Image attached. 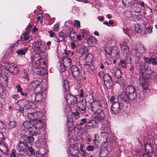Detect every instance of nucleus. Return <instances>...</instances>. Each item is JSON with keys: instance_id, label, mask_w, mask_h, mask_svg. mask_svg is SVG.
<instances>
[{"instance_id": "obj_33", "label": "nucleus", "mask_w": 157, "mask_h": 157, "mask_svg": "<svg viewBox=\"0 0 157 157\" xmlns=\"http://www.w3.org/2000/svg\"><path fill=\"white\" fill-rule=\"evenodd\" d=\"M16 122L15 121H10L7 125V128L8 129L10 130L15 128L16 126Z\"/></svg>"}, {"instance_id": "obj_34", "label": "nucleus", "mask_w": 157, "mask_h": 157, "mask_svg": "<svg viewBox=\"0 0 157 157\" xmlns=\"http://www.w3.org/2000/svg\"><path fill=\"white\" fill-rule=\"evenodd\" d=\"M119 54V50L118 48L114 46L112 48V55L113 56H115L118 55Z\"/></svg>"}, {"instance_id": "obj_10", "label": "nucleus", "mask_w": 157, "mask_h": 157, "mask_svg": "<svg viewBox=\"0 0 157 157\" xmlns=\"http://www.w3.org/2000/svg\"><path fill=\"white\" fill-rule=\"evenodd\" d=\"M40 59L41 57L40 54L36 53L35 54L33 59V69L38 67L40 63Z\"/></svg>"}, {"instance_id": "obj_27", "label": "nucleus", "mask_w": 157, "mask_h": 157, "mask_svg": "<svg viewBox=\"0 0 157 157\" xmlns=\"http://www.w3.org/2000/svg\"><path fill=\"white\" fill-rule=\"evenodd\" d=\"M0 150L5 154L6 153L8 152L7 147L4 143H0Z\"/></svg>"}, {"instance_id": "obj_15", "label": "nucleus", "mask_w": 157, "mask_h": 157, "mask_svg": "<svg viewBox=\"0 0 157 157\" xmlns=\"http://www.w3.org/2000/svg\"><path fill=\"white\" fill-rule=\"evenodd\" d=\"M8 77L5 71H0V83L7 85L8 83Z\"/></svg>"}, {"instance_id": "obj_28", "label": "nucleus", "mask_w": 157, "mask_h": 157, "mask_svg": "<svg viewBox=\"0 0 157 157\" xmlns=\"http://www.w3.org/2000/svg\"><path fill=\"white\" fill-rule=\"evenodd\" d=\"M86 109L85 105L82 103H80L78 105L77 111L82 114L85 112Z\"/></svg>"}, {"instance_id": "obj_43", "label": "nucleus", "mask_w": 157, "mask_h": 157, "mask_svg": "<svg viewBox=\"0 0 157 157\" xmlns=\"http://www.w3.org/2000/svg\"><path fill=\"white\" fill-rule=\"evenodd\" d=\"M121 49L124 52V51H126V52L128 51L129 50V48L127 46L126 43L125 42H122L121 44Z\"/></svg>"}, {"instance_id": "obj_9", "label": "nucleus", "mask_w": 157, "mask_h": 157, "mask_svg": "<svg viewBox=\"0 0 157 157\" xmlns=\"http://www.w3.org/2000/svg\"><path fill=\"white\" fill-rule=\"evenodd\" d=\"M137 49H133L132 52V54L135 55L137 57L140 56V53H143L145 52V49L143 44H140Z\"/></svg>"}, {"instance_id": "obj_42", "label": "nucleus", "mask_w": 157, "mask_h": 157, "mask_svg": "<svg viewBox=\"0 0 157 157\" xmlns=\"http://www.w3.org/2000/svg\"><path fill=\"white\" fill-rule=\"evenodd\" d=\"M79 34L81 35L82 37L85 39L87 37V32L85 30L81 29L80 31Z\"/></svg>"}, {"instance_id": "obj_51", "label": "nucleus", "mask_w": 157, "mask_h": 157, "mask_svg": "<svg viewBox=\"0 0 157 157\" xmlns=\"http://www.w3.org/2000/svg\"><path fill=\"white\" fill-rule=\"evenodd\" d=\"M143 59H144V60L146 63L149 64L151 63V60H152V57L148 58L147 57H144L143 58Z\"/></svg>"}, {"instance_id": "obj_54", "label": "nucleus", "mask_w": 157, "mask_h": 157, "mask_svg": "<svg viewBox=\"0 0 157 157\" xmlns=\"http://www.w3.org/2000/svg\"><path fill=\"white\" fill-rule=\"evenodd\" d=\"M112 48H106L105 49L106 53L110 55H112Z\"/></svg>"}, {"instance_id": "obj_21", "label": "nucleus", "mask_w": 157, "mask_h": 157, "mask_svg": "<svg viewBox=\"0 0 157 157\" xmlns=\"http://www.w3.org/2000/svg\"><path fill=\"white\" fill-rule=\"evenodd\" d=\"M34 128L36 129H40L42 128L44 123L43 121L40 120L34 121Z\"/></svg>"}, {"instance_id": "obj_63", "label": "nucleus", "mask_w": 157, "mask_h": 157, "mask_svg": "<svg viewBox=\"0 0 157 157\" xmlns=\"http://www.w3.org/2000/svg\"><path fill=\"white\" fill-rule=\"evenodd\" d=\"M86 120L85 118H83L81 120V122L79 123L80 125H82L84 123L86 122Z\"/></svg>"}, {"instance_id": "obj_58", "label": "nucleus", "mask_w": 157, "mask_h": 157, "mask_svg": "<svg viewBox=\"0 0 157 157\" xmlns=\"http://www.w3.org/2000/svg\"><path fill=\"white\" fill-rule=\"evenodd\" d=\"M146 153H144L143 155V157H151L150 155L149 154L150 152L149 151H147L146 148H145Z\"/></svg>"}, {"instance_id": "obj_14", "label": "nucleus", "mask_w": 157, "mask_h": 157, "mask_svg": "<svg viewBox=\"0 0 157 157\" xmlns=\"http://www.w3.org/2000/svg\"><path fill=\"white\" fill-rule=\"evenodd\" d=\"M32 101H35L36 102H39L42 100L43 96L42 93H30Z\"/></svg>"}, {"instance_id": "obj_38", "label": "nucleus", "mask_w": 157, "mask_h": 157, "mask_svg": "<svg viewBox=\"0 0 157 157\" xmlns=\"http://www.w3.org/2000/svg\"><path fill=\"white\" fill-rule=\"evenodd\" d=\"M135 30L136 32L138 33H140L142 30V27L141 25L136 24L135 25Z\"/></svg>"}, {"instance_id": "obj_62", "label": "nucleus", "mask_w": 157, "mask_h": 157, "mask_svg": "<svg viewBox=\"0 0 157 157\" xmlns=\"http://www.w3.org/2000/svg\"><path fill=\"white\" fill-rule=\"evenodd\" d=\"M75 25L78 27H80V21L78 20H75Z\"/></svg>"}, {"instance_id": "obj_41", "label": "nucleus", "mask_w": 157, "mask_h": 157, "mask_svg": "<svg viewBox=\"0 0 157 157\" xmlns=\"http://www.w3.org/2000/svg\"><path fill=\"white\" fill-rule=\"evenodd\" d=\"M69 35V37L73 40H75L77 36L76 33L72 31L70 32Z\"/></svg>"}, {"instance_id": "obj_57", "label": "nucleus", "mask_w": 157, "mask_h": 157, "mask_svg": "<svg viewBox=\"0 0 157 157\" xmlns=\"http://www.w3.org/2000/svg\"><path fill=\"white\" fill-rule=\"evenodd\" d=\"M72 113L75 116V118L76 119H78L79 118V113L78 112V111L76 112H73Z\"/></svg>"}, {"instance_id": "obj_44", "label": "nucleus", "mask_w": 157, "mask_h": 157, "mask_svg": "<svg viewBox=\"0 0 157 157\" xmlns=\"http://www.w3.org/2000/svg\"><path fill=\"white\" fill-rule=\"evenodd\" d=\"M114 75L117 79L122 77V73L121 70H118L114 72Z\"/></svg>"}, {"instance_id": "obj_26", "label": "nucleus", "mask_w": 157, "mask_h": 157, "mask_svg": "<svg viewBox=\"0 0 157 157\" xmlns=\"http://www.w3.org/2000/svg\"><path fill=\"white\" fill-rule=\"evenodd\" d=\"M123 4L126 6H133L134 3V0H122Z\"/></svg>"}, {"instance_id": "obj_1", "label": "nucleus", "mask_w": 157, "mask_h": 157, "mask_svg": "<svg viewBox=\"0 0 157 157\" xmlns=\"http://www.w3.org/2000/svg\"><path fill=\"white\" fill-rule=\"evenodd\" d=\"M63 86L65 89L66 95L65 96L66 101L69 105L74 106L77 102V98L71 94H69V86L67 81L64 80L63 82Z\"/></svg>"}, {"instance_id": "obj_39", "label": "nucleus", "mask_w": 157, "mask_h": 157, "mask_svg": "<svg viewBox=\"0 0 157 157\" xmlns=\"http://www.w3.org/2000/svg\"><path fill=\"white\" fill-rule=\"evenodd\" d=\"M34 116L35 120L38 119L43 116V113L40 112H37L34 113Z\"/></svg>"}, {"instance_id": "obj_2", "label": "nucleus", "mask_w": 157, "mask_h": 157, "mask_svg": "<svg viewBox=\"0 0 157 157\" xmlns=\"http://www.w3.org/2000/svg\"><path fill=\"white\" fill-rule=\"evenodd\" d=\"M72 75L78 81L81 80L82 78V73L79 69L76 66L73 65L70 68Z\"/></svg>"}, {"instance_id": "obj_6", "label": "nucleus", "mask_w": 157, "mask_h": 157, "mask_svg": "<svg viewBox=\"0 0 157 157\" xmlns=\"http://www.w3.org/2000/svg\"><path fill=\"white\" fill-rule=\"evenodd\" d=\"M33 45L34 48L40 53H43L46 49V47L45 44L41 42L36 41L34 42Z\"/></svg>"}, {"instance_id": "obj_23", "label": "nucleus", "mask_w": 157, "mask_h": 157, "mask_svg": "<svg viewBox=\"0 0 157 157\" xmlns=\"http://www.w3.org/2000/svg\"><path fill=\"white\" fill-rule=\"evenodd\" d=\"M37 82H38L37 80H36L34 82H31L29 85L28 90L29 93V94L30 93L33 94L32 93L34 92L35 87H36Z\"/></svg>"}, {"instance_id": "obj_55", "label": "nucleus", "mask_w": 157, "mask_h": 157, "mask_svg": "<svg viewBox=\"0 0 157 157\" xmlns=\"http://www.w3.org/2000/svg\"><path fill=\"white\" fill-rule=\"evenodd\" d=\"M151 63L153 65H156L157 64V58L153 57L152 58V60H151Z\"/></svg>"}, {"instance_id": "obj_29", "label": "nucleus", "mask_w": 157, "mask_h": 157, "mask_svg": "<svg viewBox=\"0 0 157 157\" xmlns=\"http://www.w3.org/2000/svg\"><path fill=\"white\" fill-rule=\"evenodd\" d=\"M73 120L72 118L68 119L67 122V126L70 131L72 130L75 128L74 125L73 124Z\"/></svg>"}, {"instance_id": "obj_36", "label": "nucleus", "mask_w": 157, "mask_h": 157, "mask_svg": "<svg viewBox=\"0 0 157 157\" xmlns=\"http://www.w3.org/2000/svg\"><path fill=\"white\" fill-rule=\"evenodd\" d=\"M96 114V118L98 120H102L105 119V116L103 112Z\"/></svg>"}, {"instance_id": "obj_48", "label": "nucleus", "mask_w": 157, "mask_h": 157, "mask_svg": "<svg viewBox=\"0 0 157 157\" xmlns=\"http://www.w3.org/2000/svg\"><path fill=\"white\" fill-rule=\"evenodd\" d=\"M125 82V81L123 79L122 77L117 78V83L120 84L121 86L122 84H124Z\"/></svg>"}, {"instance_id": "obj_13", "label": "nucleus", "mask_w": 157, "mask_h": 157, "mask_svg": "<svg viewBox=\"0 0 157 157\" xmlns=\"http://www.w3.org/2000/svg\"><path fill=\"white\" fill-rule=\"evenodd\" d=\"M149 76L148 75H146L145 74H142V78H140L139 79V82L140 84L143 86V88H146L147 87V83L148 81V78Z\"/></svg>"}, {"instance_id": "obj_12", "label": "nucleus", "mask_w": 157, "mask_h": 157, "mask_svg": "<svg viewBox=\"0 0 157 157\" xmlns=\"http://www.w3.org/2000/svg\"><path fill=\"white\" fill-rule=\"evenodd\" d=\"M6 68L7 71L13 75L17 74L19 72L18 67L13 64H8Z\"/></svg>"}, {"instance_id": "obj_19", "label": "nucleus", "mask_w": 157, "mask_h": 157, "mask_svg": "<svg viewBox=\"0 0 157 157\" xmlns=\"http://www.w3.org/2000/svg\"><path fill=\"white\" fill-rule=\"evenodd\" d=\"M70 153L73 157H77L79 154V148L75 146L71 148L70 150Z\"/></svg>"}, {"instance_id": "obj_40", "label": "nucleus", "mask_w": 157, "mask_h": 157, "mask_svg": "<svg viewBox=\"0 0 157 157\" xmlns=\"http://www.w3.org/2000/svg\"><path fill=\"white\" fill-rule=\"evenodd\" d=\"M93 102L94 103V106H96L101 107H103V105L104 104V103L103 101L98 100H96L95 101H94Z\"/></svg>"}, {"instance_id": "obj_56", "label": "nucleus", "mask_w": 157, "mask_h": 157, "mask_svg": "<svg viewBox=\"0 0 157 157\" xmlns=\"http://www.w3.org/2000/svg\"><path fill=\"white\" fill-rule=\"evenodd\" d=\"M94 146L89 145L86 147V149L88 151H93L94 150Z\"/></svg>"}, {"instance_id": "obj_45", "label": "nucleus", "mask_w": 157, "mask_h": 157, "mask_svg": "<svg viewBox=\"0 0 157 157\" xmlns=\"http://www.w3.org/2000/svg\"><path fill=\"white\" fill-rule=\"evenodd\" d=\"M101 130L102 131V133H107L110 130V128L106 125H103L101 127Z\"/></svg>"}, {"instance_id": "obj_8", "label": "nucleus", "mask_w": 157, "mask_h": 157, "mask_svg": "<svg viewBox=\"0 0 157 157\" xmlns=\"http://www.w3.org/2000/svg\"><path fill=\"white\" fill-rule=\"evenodd\" d=\"M133 6L135 7V9H133L134 11L137 13H141L142 12L146 6L143 2L138 1L137 2H135Z\"/></svg>"}, {"instance_id": "obj_20", "label": "nucleus", "mask_w": 157, "mask_h": 157, "mask_svg": "<svg viewBox=\"0 0 157 157\" xmlns=\"http://www.w3.org/2000/svg\"><path fill=\"white\" fill-rule=\"evenodd\" d=\"M67 37V34L62 32H60L58 34V36L56 37L55 41L57 42H59L63 40Z\"/></svg>"}, {"instance_id": "obj_24", "label": "nucleus", "mask_w": 157, "mask_h": 157, "mask_svg": "<svg viewBox=\"0 0 157 157\" xmlns=\"http://www.w3.org/2000/svg\"><path fill=\"white\" fill-rule=\"evenodd\" d=\"M90 109L92 111L96 113H99L103 112V107L96 106H91Z\"/></svg>"}, {"instance_id": "obj_17", "label": "nucleus", "mask_w": 157, "mask_h": 157, "mask_svg": "<svg viewBox=\"0 0 157 157\" xmlns=\"http://www.w3.org/2000/svg\"><path fill=\"white\" fill-rule=\"evenodd\" d=\"M44 90L45 89L41 83L40 82L38 83V82H37L36 87H35L34 88L35 93H42Z\"/></svg>"}, {"instance_id": "obj_60", "label": "nucleus", "mask_w": 157, "mask_h": 157, "mask_svg": "<svg viewBox=\"0 0 157 157\" xmlns=\"http://www.w3.org/2000/svg\"><path fill=\"white\" fill-rule=\"evenodd\" d=\"M3 88V86L2 85H0V96L2 97V98H3L6 97V94H4L3 95L2 94V89Z\"/></svg>"}, {"instance_id": "obj_18", "label": "nucleus", "mask_w": 157, "mask_h": 157, "mask_svg": "<svg viewBox=\"0 0 157 157\" xmlns=\"http://www.w3.org/2000/svg\"><path fill=\"white\" fill-rule=\"evenodd\" d=\"M22 102L23 104V106L26 109H33L35 108V104L32 102L25 100H23Z\"/></svg>"}, {"instance_id": "obj_61", "label": "nucleus", "mask_w": 157, "mask_h": 157, "mask_svg": "<svg viewBox=\"0 0 157 157\" xmlns=\"http://www.w3.org/2000/svg\"><path fill=\"white\" fill-rule=\"evenodd\" d=\"M120 63L121 65V66L122 67L125 68L126 67V63L125 62V61L123 60H121L120 61Z\"/></svg>"}, {"instance_id": "obj_25", "label": "nucleus", "mask_w": 157, "mask_h": 157, "mask_svg": "<svg viewBox=\"0 0 157 157\" xmlns=\"http://www.w3.org/2000/svg\"><path fill=\"white\" fill-rule=\"evenodd\" d=\"M142 12L144 14V16L146 17L151 16L152 14L151 9L147 6H146Z\"/></svg>"}, {"instance_id": "obj_7", "label": "nucleus", "mask_w": 157, "mask_h": 157, "mask_svg": "<svg viewBox=\"0 0 157 157\" xmlns=\"http://www.w3.org/2000/svg\"><path fill=\"white\" fill-rule=\"evenodd\" d=\"M120 102L119 101H114L111 106V113L113 114H118L121 111Z\"/></svg>"}, {"instance_id": "obj_50", "label": "nucleus", "mask_w": 157, "mask_h": 157, "mask_svg": "<svg viewBox=\"0 0 157 157\" xmlns=\"http://www.w3.org/2000/svg\"><path fill=\"white\" fill-rule=\"evenodd\" d=\"M27 117L30 120H35L34 116V113H29L27 115Z\"/></svg>"}, {"instance_id": "obj_16", "label": "nucleus", "mask_w": 157, "mask_h": 157, "mask_svg": "<svg viewBox=\"0 0 157 157\" xmlns=\"http://www.w3.org/2000/svg\"><path fill=\"white\" fill-rule=\"evenodd\" d=\"M33 69L34 72L39 75H42L48 73L47 70L45 68H40L38 67L35 68H33Z\"/></svg>"}, {"instance_id": "obj_22", "label": "nucleus", "mask_w": 157, "mask_h": 157, "mask_svg": "<svg viewBox=\"0 0 157 157\" xmlns=\"http://www.w3.org/2000/svg\"><path fill=\"white\" fill-rule=\"evenodd\" d=\"M63 66L65 67V68L64 69L63 71H64L66 70L65 68L67 67H70H70H71V60L70 58L67 57L64 59L63 60Z\"/></svg>"}, {"instance_id": "obj_53", "label": "nucleus", "mask_w": 157, "mask_h": 157, "mask_svg": "<svg viewBox=\"0 0 157 157\" xmlns=\"http://www.w3.org/2000/svg\"><path fill=\"white\" fill-rule=\"evenodd\" d=\"M29 151L31 154H33L35 153L34 149L32 147L30 146L27 147V151Z\"/></svg>"}, {"instance_id": "obj_59", "label": "nucleus", "mask_w": 157, "mask_h": 157, "mask_svg": "<svg viewBox=\"0 0 157 157\" xmlns=\"http://www.w3.org/2000/svg\"><path fill=\"white\" fill-rule=\"evenodd\" d=\"M16 152V151L15 149L12 150L11 152L10 157H16L17 155H15Z\"/></svg>"}, {"instance_id": "obj_47", "label": "nucleus", "mask_w": 157, "mask_h": 157, "mask_svg": "<svg viewBox=\"0 0 157 157\" xmlns=\"http://www.w3.org/2000/svg\"><path fill=\"white\" fill-rule=\"evenodd\" d=\"M29 133L30 135L32 136H37L41 133L40 131L36 132L34 130L29 131Z\"/></svg>"}, {"instance_id": "obj_5", "label": "nucleus", "mask_w": 157, "mask_h": 157, "mask_svg": "<svg viewBox=\"0 0 157 157\" xmlns=\"http://www.w3.org/2000/svg\"><path fill=\"white\" fill-rule=\"evenodd\" d=\"M103 77L105 86L108 89H111L113 85L111 76L109 74H104Z\"/></svg>"}, {"instance_id": "obj_4", "label": "nucleus", "mask_w": 157, "mask_h": 157, "mask_svg": "<svg viewBox=\"0 0 157 157\" xmlns=\"http://www.w3.org/2000/svg\"><path fill=\"white\" fill-rule=\"evenodd\" d=\"M27 147L28 145L23 142H20L17 145V149L20 152V154L25 156L28 154Z\"/></svg>"}, {"instance_id": "obj_49", "label": "nucleus", "mask_w": 157, "mask_h": 157, "mask_svg": "<svg viewBox=\"0 0 157 157\" xmlns=\"http://www.w3.org/2000/svg\"><path fill=\"white\" fill-rule=\"evenodd\" d=\"M92 128H95L98 125V122L95 120H91Z\"/></svg>"}, {"instance_id": "obj_46", "label": "nucleus", "mask_w": 157, "mask_h": 157, "mask_svg": "<svg viewBox=\"0 0 157 157\" xmlns=\"http://www.w3.org/2000/svg\"><path fill=\"white\" fill-rule=\"evenodd\" d=\"M139 98L140 99L143 100L145 99L146 97L144 92L141 91L138 94Z\"/></svg>"}, {"instance_id": "obj_37", "label": "nucleus", "mask_w": 157, "mask_h": 157, "mask_svg": "<svg viewBox=\"0 0 157 157\" xmlns=\"http://www.w3.org/2000/svg\"><path fill=\"white\" fill-rule=\"evenodd\" d=\"M28 50L27 48H24L18 50L16 51V53L18 55H23L25 54V52Z\"/></svg>"}, {"instance_id": "obj_3", "label": "nucleus", "mask_w": 157, "mask_h": 157, "mask_svg": "<svg viewBox=\"0 0 157 157\" xmlns=\"http://www.w3.org/2000/svg\"><path fill=\"white\" fill-rule=\"evenodd\" d=\"M125 90L128 94L129 100H134L137 97V94L136 90L132 85H129L126 88Z\"/></svg>"}, {"instance_id": "obj_32", "label": "nucleus", "mask_w": 157, "mask_h": 157, "mask_svg": "<svg viewBox=\"0 0 157 157\" xmlns=\"http://www.w3.org/2000/svg\"><path fill=\"white\" fill-rule=\"evenodd\" d=\"M87 42L89 45L93 46L96 42V39L94 37H90L87 39Z\"/></svg>"}, {"instance_id": "obj_11", "label": "nucleus", "mask_w": 157, "mask_h": 157, "mask_svg": "<svg viewBox=\"0 0 157 157\" xmlns=\"http://www.w3.org/2000/svg\"><path fill=\"white\" fill-rule=\"evenodd\" d=\"M117 100L120 102H127L129 101L128 94L126 90L125 91L122 92L117 97Z\"/></svg>"}, {"instance_id": "obj_64", "label": "nucleus", "mask_w": 157, "mask_h": 157, "mask_svg": "<svg viewBox=\"0 0 157 157\" xmlns=\"http://www.w3.org/2000/svg\"><path fill=\"white\" fill-rule=\"evenodd\" d=\"M16 88H17L18 91L19 92H21V91L22 90V89L20 85V84H17V86H16Z\"/></svg>"}, {"instance_id": "obj_52", "label": "nucleus", "mask_w": 157, "mask_h": 157, "mask_svg": "<svg viewBox=\"0 0 157 157\" xmlns=\"http://www.w3.org/2000/svg\"><path fill=\"white\" fill-rule=\"evenodd\" d=\"M91 120L89 121L86 125V128L87 129H90L92 127Z\"/></svg>"}, {"instance_id": "obj_35", "label": "nucleus", "mask_w": 157, "mask_h": 157, "mask_svg": "<svg viewBox=\"0 0 157 157\" xmlns=\"http://www.w3.org/2000/svg\"><path fill=\"white\" fill-rule=\"evenodd\" d=\"M29 32H25L21 36V39L22 41H26L29 39Z\"/></svg>"}, {"instance_id": "obj_30", "label": "nucleus", "mask_w": 157, "mask_h": 157, "mask_svg": "<svg viewBox=\"0 0 157 157\" xmlns=\"http://www.w3.org/2000/svg\"><path fill=\"white\" fill-rule=\"evenodd\" d=\"M77 51L81 54H85L87 53L88 49L86 46H83L78 49Z\"/></svg>"}, {"instance_id": "obj_31", "label": "nucleus", "mask_w": 157, "mask_h": 157, "mask_svg": "<svg viewBox=\"0 0 157 157\" xmlns=\"http://www.w3.org/2000/svg\"><path fill=\"white\" fill-rule=\"evenodd\" d=\"M23 125L25 127L28 128H33V127H34V121L25 122L23 124Z\"/></svg>"}]
</instances>
